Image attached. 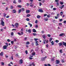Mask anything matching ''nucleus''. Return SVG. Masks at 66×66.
I'll return each instance as SVG.
<instances>
[{
  "label": "nucleus",
  "mask_w": 66,
  "mask_h": 66,
  "mask_svg": "<svg viewBox=\"0 0 66 66\" xmlns=\"http://www.w3.org/2000/svg\"><path fill=\"white\" fill-rule=\"evenodd\" d=\"M26 6H29V4L28 3H26Z\"/></svg>",
  "instance_id": "obj_58"
},
{
  "label": "nucleus",
  "mask_w": 66,
  "mask_h": 66,
  "mask_svg": "<svg viewBox=\"0 0 66 66\" xmlns=\"http://www.w3.org/2000/svg\"><path fill=\"white\" fill-rule=\"evenodd\" d=\"M51 43H52V45H54V42H53V41L52 42H51Z\"/></svg>",
  "instance_id": "obj_25"
},
{
  "label": "nucleus",
  "mask_w": 66,
  "mask_h": 66,
  "mask_svg": "<svg viewBox=\"0 0 66 66\" xmlns=\"http://www.w3.org/2000/svg\"><path fill=\"white\" fill-rule=\"evenodd\" d=\"M59 26H61V25H62V23H60L59 24Z\"/></svg>",
  "instance_id": "obj_47"
},
{
  "label": "nucleus",
  "mask_w": 66,
  "mask_h": 66,
  "mask_svg": "<svg viewBox=\"0 0 66 66\" xmlns=\"http://www.w3.org/2000/svg\"><path fill=\"white\" fill-rule=\"evenodd\" d=\"M55 19H57V18H58V17H57V16H55Z\"/></svg>",
  "instance_id": "obj_54"
},
{
  "label": "nucleus",
  "mask_w": 66,
  "mask_h": 66,
  "mask_svg": "<svg viewBox=\"0 0 66 66\" xmlns=\"http://www.w3.org/2000/svg\"><path fill=\"white\" fill-rule=\"evenodd\" d=\"M42 37L44 39H45L46 37V36H45V35L42 36Z\"/></svg>",
  "instance_id": "obj_19"
},
{
  "label": "nucleus",
  "mask_w": 66,
  "mask_h": 66,
  "mask_svg": "<svg viewBox=\"0 0 66 66\" xmlns=\"http://www.w3.org/2000/svg\"><path fill=\"white\" fill-rule=\"evenodd\" d=\"M47 15V14H44V17H45Z\"/></svg>",
  "instance_id": "obj_48"
},
{
  "label": "nucleus",
  "mask_w": 66,
  "mask_h": 66,
  "mask_svg": "<svg viewBox=\"0 0 66 66\" xmlns=\"http://www.w3.org/2000/svg\"><path fill=\"white\" fill-rule=\"evenodd\" d=\"M56 64H59L60 63V61L57 60H56Z\"/></svg>",
  "instance_id": "obj_6"
},
{
  "label": "nucleus",
  "mask_w": 66,
  "mask_h": 66,
  "mask_svg": "<svg viewBox=\"0 0 66 66\" xmlns=\"http://www.w3.org/2000/svg\"><path fill=\"white\" fill-rule=\"evenodd\" d=\"M28 24L30 26V27H32V24L30 23H28Z\"/></svg>",
  "instance_id": "obj_22"
},
{
  "label": "nucleus",
  "mask_w": 66,
  "mask_h": 66,
  "mask_svg": "<svg viewBox=\"0 0 66 66\" xmlns=\"http://www.w3.org/2000/svg\"><path fill=\"white\" fill-rule=\"evenodd\" d=\"M18 26H19V24L18 23H16L15 24V26L16 27V28H18Z\"/></svg>",
  "instance_id": "obj_7"
},
{
  "label": "nucleus",
  "mask_w": 66,
  "mask_h": 66,
  "mask_svg": "<svg viewBox=\"0 0 66 66\" xmlns=\"http://www.w3.org/2000/svg\"><path fill=\"white\" fill-rule=\"evenodd\" d=\"M1 31H3V29H1L0 30Z\"/></svg>",
  "instance_id": "obj_60"
},
{
  "label": "nucleus",
  "mask_w": 66,
  "mask_h": 66,
  "mask_svg": "<svg viewBox=\"0 0 66 66\" xmlns=\"http://www.w3.org/2000/svg\"><path fill=\"white\" fill-rule=\"evenodd\" d=\"M33 35H34V36H36V35H37V34L36 33H34L32 34Z\"/></svg>",
  "instance_id": "obj_30"
},
{
  "label": "nucleus",
  "mask_w": 66,
  "mask_h": 66,
  "mask_svg": "<svg viewBox=\"0 0 66 66\" xmlns=\"http://www.w3.org/2000/svg\"><path fill=\"white\" fill-rule=\"evenodd\" d=\"M48 19L47 17L45 18L44 19V21H48Z\"/></svg>",
  "instance_id": "obj_4"
},
{
  "label": "nucleus",
  "mask_w": 66,
  "mask_h": 66,
  "mask_svg": "<svg viewBox=\"0 0 66 66\" xmlns=\"http://www.w3.org/2000/svg\"><path fill=\"white\" fill-rule=\"evenodd\" d=\"M1 64L2 65V66H3V65H4V62H1Z\"/></svg>",
  "instance_id": "obj_31"
},
{
  "label": "nucleus",
  "mask_w": 66,
  "mask_h": 66,
  "mask_svg": "<svg viewBox=\"0 0 66 66\" xmlns=\"http://www.w3.org/2000/svg\"><path fill=\"white\" fill-rule=\"evenodd\" d=\"M64 23H66V21H64L63 22Z\"/></svg>",
  "instance_id": "obj_63"
},
{
  "label": "nucleus",
  "mask_w": 66,
  "mask_h": 66,
  "mask_svg": "<svg viewBox=\"0 0 66 66\" xmlns=\"http://www.w3.org/2000/svg\"><path fill=\"white\" fill-rule=\"evenodd\" d=\"M26 21H30V19L29 18H26Z\"/></svg>",
  "instance_id": "obj_21"
},
{
  "label": "nucleus",
  "mask_w": 66,
  "mask_h": 66,
  "mask_svg": "<svg viewBox=\"0 0 66 66\" xmlns=\"http://www.w3.org/2000/svg\"><path fill=\"white\" fill-rule=\"evenodd\" d=\"M25 53H26V54H28V51L26 50L25 51Z\"/></svg>",
  "instance_id": "obj_41"
},
{
  "label": "nucleus",
  "mask_w": 66,
  "mask_h": 66,
  "mask_svg": "<svg viewBox=\"0 0 66 66\" xmlns=\"http://www.w3.org/2000/svg\"><path fill=\"white\" fill-rule=\"evenodd\" d=\"M26 45H29L30 44V42H26Z\"/></svg>",
  "instance_id": "obj_24"
},
{
  "label": "nucleus",
  "mask_w": 66,
  "mask_h": 66,
  "mask_svg": "<svg viewBox=\"0 0 66 66\" xmlns=\"http://www.w3.org/2000/svg\"><path fill=\"white\" fill-rule=\"evenodd\" d=\"M7 42H11V40H10L9 39H8L7 40Z\"/></svg>",
  "instance_id": "obj_40"
},
{
  "label": "nucleus",
  "mask_w": 66,
  "mask_h": 66,
  "mask_svg": "<svg viewBox=\"0 0 66 66\" xmlns=\"http://www.w3.org/2000/svg\"><path fill=\"white\" fill-rule=\"evenodd\" d=\"M31 54L32 55H35V52H33L32 54Z\"/></svg>",
  "instance_id": "obj_23"
},
{
  "label": "nucleus",
  "mask_w": 66,
  "mask_h": 66,
  "mask_svg": "<svg viewBox=\"0 0 66 66\" xmlns=\"http://www.w3.org/2000/svg\"><path fill=\"white\" fill-rule=\"evenodd\" d=\"M46 39H44V40H43V44H46Z\"/></svg>",
  "instance_id": "obj_13"
},
{
  "label": "nucleus",
  "mask_w": 66,
  "mask_h": 66,
  "mask_svg": "<svg viewBox=\"0 0 66 66\" xmlns=\"http://www.w3.org/2000/svg\"><path fill=\"white\" fill-rule=\"evenodd\" d=\"M5 44L6 45V46H4L3 47V48L4 49H6L7 48V47H8V43H6Z\"/></svg>",
  "instance_id": "obj_1"
},
{
  "label": "nucleus",
  "mask_w": 66,
  "mask_h": 66,
  "mask_svg": "<svg viewBox=\"0 0 66 66\" xmlns=\"http://www.w3.org/2000/svg\"><path fill=\"white\" fill-rule=\"evenodd\" d=\"M32 65L35 66V64L34 63V62H32Z\"/></svg>",
  "instance_id": "obj_43"
},
{
  "label": "nucleus",
  "mask_w": 66,
  "mask_h": 66,
  "mask_svg": "<svg viewBox=\"0 0 66 66\" xmlns=\"http://www.w3.org/2000/svg\"><path fill=\"white\" fill-rule=\"evenodd\" d=\"M21 9H20L19 11V12H18L19 14V13H20L21 12Z\"/></svg>",
  "instance_id": "obj_37"
},
{
  "label": "nucleus",
  "mask_w": 66,
  "mask_h": 66,
  "mask_svg": "<svg viewBox=\"0 0 66 66\" xmlns=\"http://www.w3.org/2000/svg\"><path fill=\"white\" fill-rule=\"evenodd\" d=\"M51 60L52 61H54V58H52Z\"/></svg>",
  "instance_id": "obj_45"
},
{
  "label": "nucleus",
  "mask_w": 66,
  "mask_h": 66,
  "mask_svg": "<svg viewBox=\"0 0 66 66\" xmlns=\"http://www.w3.org/2000/svg\"><path fill=\"white\" fill-rule=\"evenodd\" d=\"M1 24H2L3 26H4V22L2 20H1Z\"/></svg>",
  "instance_id": "obj_2"
},
{
  "label": "nucleus",
  "mask_w": 66,
  "mask_h": 66,
  "mask_svg": "<svg viewBox=\"0 0 66 66\" xmlns=\"http://www.w3.org/2000/svg\"><path fill=\"white\" fill-rule=\"evenodd\" d=\"M32 2H31L30 4V6L31 7H32V6H33V4H32Z\"/></svg>",
  "instance_id": "obj_15"
},
{
  "label": "nucleus",
  "mask_w": 66,
  "mask_h": 66,
  "mask_svg": "<svg viewBox=\"0 0 66 66\" xmlns=\"http://www.w3.org/2000/svg\"><path fill=\"white\" fill-rule=\"evenodd\" d=\"M16 56H19V55H18V54H16Z\"/></svg>",
  "instance_id": "obj_62"
},
{
  "label": "nucleus",
  "mask_w": 66,
  "mask_h": 66,
  "mask_svg": "<svg viewBox=\"0 0 66 66\" xmlns=\"http://www.w3.org/2000/svg\"><path fill=\"white\" fill-rule=\"evenodd\" d=\"M63 4H64V3L63 2H60V4H61V5H63Z\"/></svg>",
  "instance_id": "obj_59"
},
{
  "label": "nucleus",
  "mask_w": 66,
  "mask_h": 66,
  "mask_svg": "<svg viewBox=\"0 0 66 66\" xmlns=\"http://www.w3.org/2000/svg\"><path fill=\"white\" fill-rule=\"evenodd\" d=\"M14 43V41H12L11 42V44H13Z\"/></svg>",
  "instance_id": "obj_35"
},
{
  "label": "nucleus",
  "mask_w": 66,
  "mask_h": 66,
  "mask_svg": "<svg viewBox=\"0 0 66 66\" xmlns=\"http://www.w3.org/2000/svg\"><path fill=\"white\" fill-rule=\"evenodd\" d=\"M47 17L48 18H49L50 17V15L48 14L47 15Z\"/></svg>",
  "instance_id": "obj_38"
},
{
  "label": "nucleus",
  "mask_w": 66,
  "mask_h": 66,
  "mask_svg": "<svg viewBox=\"0 0 66 66\" xmlns=\"http://www.w3.org/2000/svg\"><path fill=\"white\" fill-rule=\"evenodd\" d=\"M55 42H56V43H58V42H59V41L57 40H56Z\"/></svg>",
  "instance_id": "obj_46"
},
{
  "label": "nucleus",
  "mask_w": 66,
  "mask_h": 66,
  "mask_svg": "<svg viewBox=\"0 0 66 66\" xmlns=\"http://www.w3.org/2000/svg\"><path fill=\"white\" fill-rule=\"evenodd\" d=\"M52 38H50L49 40L50 42H51L52 41Z\"/></svg>",
  "instance_id": "obj_26"
},
{
  "label": "nucleus",
  "mask_w": 66,
  "mask_h": 66,
  "mask_svg": "<svg viewBox=\"0 0 66 66\" xmlns=\"http://www.w3.org/2000/svg\"><path fill=\"white\" fill-rule=\"evenodd\" d=\"M33 31L34 33H36V30L35 29H33Z\"/></svg>",
  "instance_id": "obj_16"
},
{
  "label": "nucleus",
  "mask_w": 66,
  "mask_h": 66,
  "mask_svg": "<svg viewBox=\"0 0 66 66\" xmlns=\"http://www.w3.org/2000/svg\"><path fill=\"white\" fill-rule=\"evenodd\" d=\"M47 36H48L49 37H50L51 36V35H50V34H48L47 35Z\"/></svg>",
  "instance_id": "obj_39"
},
{
  "label": "nucleus",
  "mask_w": 66,
  "mask_h": 66,
  "mask_svg": "<svg viewBox=\"0 0 66 66\" xmlns=\"http://www.w3.org/2000/svg\"><path fill=\"white\" fill-rule=\"evenodd\" d=\"M9 17H10V16L9 15H7L6 17V18H9Z\"/></svg>",
  "instance_id": "obj_52"
},
{
  "label": "nucleus",
  "mask_w": 66,
  "mask_h": 66,
  "mask_svg": "<svg viewBox=\"0 0 66 66\" xmlns=\"http://www.w3.org/2000/svg\"><path fill=\"white\" fill-rule=\"evenodd\" d=\"M30 10H27L26 11V14H28V13H30Z\"/></svg>",
  "instance_id": "obj_10"
},
{
  "label": "nucleus",
  "mask_w": 66,
  "mask_h": 66,
  "mask_svg": "<svg viewBox=\"0 0 66 66\" xmlns=\"http://www.w3.org/2000/svg\"><path fill=\"white\" fill-rule=\"evenodd\" d=\"M62 21H63V19H60L59 21H60V22Z\"/></svg>",
  "instance_id": "obj_49"
},
{
  "label": "nucleus",
  "mask_w": 66,
  "mask_h": 66,
  "mask_svg": "<svg viewBox=\"0 0 66 66\" xmlns=\"http://www.w3.org/2000/svg\"><path fill=\"white\" fill-rule=\"evenodd\" d=\"M38 11L39 12H43V10H42V9H40L38 10Z\"/></svg>",
  "instance_id": "obj_8"
},
{
  "label": "nucleus",
  "mask_w": 66,
  "mask_h": 66,
  "mask_svg": "<svg viewBox=\"0 0 66 66\" xmlns=\"http://www.w3.org/2000/svg\"><path fill=\"white\" fill-rule=\"evenodd\" d=\"M49 46V45L48 44H47L46 45V47L47 48H48Z\"/></svg>",
  "instance_id": "obj_57"
},
{
  "label": "nucleus",
  "mask_w": 66,
  "mask_h": 66,
  "mask_svg": "<svg viewBox=\"0 0 66 66\" xmlns=\"http://www.w3.org/2000/svg\"><path fill=\"white\" fill-rule=\"evenodd\" d=\"M58 45H59V46H61L62 45V43H60L58 44Z\"/></svg>",
  "instance_id": "obj_18"
},
{
  "label": "nucleus",
  "mask_w": 66,
  "mask_h": 66,
  "mask_svg": "<svg viewBox=\"0 0 66 66\" xmlns=\"http://www.w3.org/2000/svg\"><path fill=\"white\" fill-rule=\"evenodd\" d=\"M60 52V53H62V52H63L62 51V50H60V51H59Z\"/></svg>",
  "instance_id": "obj_36"
},
{
  "label": "nucleus",
  "mask_w": 66,
  "mask_h": 66,
  "mask_svg": "<svg viewBox=\"0 0 66 66\" xmlns=\"http://www.w3.org/2000/svg\"><path fill=\"white\" fill-rule=\"evenodd\" d=\"M0 55H1V56H2L3 55V52H2L1 53H0Z\"/></svg>",
  "instance_id": "obj_11"
},
{
  "label": "nucleus",
  "mask_w": 66,
  "mask_h": 66,
  "mask_svg": "<svg viewBox=\"0 0 66 66\" xmlns=\"http://www.w3.org/2000/svg\"><path fill=\"white\" fill-rule=\"evenodd\" d=\"M59 0H55V2H59Z\"/></svg>",
  "instance_id": "obj_56"
},
{
  "label": "nucleus",
  "mask_w": 66,
  "mask_h": 66,
  "mask_svg": "<svg viewBox=\"0 0 66 66\" xmlns=\"http://www.w3.org/2000/svg\"><path fill=\"white\" fill-rule=\"evenodd\" d=\"M34 39V40H35V41H36V40H38V39L37 38H35Z\"/></svg>",
  "instance_id": "obj_44"
},
{
  "label": "nucleus",
  "mask_w": 66,
  "mask_h": 66,
  "mask_svg": "<svg viewBox=\"0 0 66 66\" xmlns=\"http://www.w3.org/2000/svg\"><path fill=\"white\" fill-rule=\"evenodd\" d=\"M28 33H31V29H29L28 30Z\"/></svg>",
  "instance_id": "obj_12"
},
{
  "label": "nucleus",
  "mask_w": 66,
  "mask_h": 66,
  "mask_svg": "<svg viewBox=\"0 0 66 66\" xmlns=\"http://www.w3.org/2000/svg\"><path fill=\"white\" fill-rule=\"evenodd\" d=\"M38 21L37 20H36V21L35 22V23H37Z\"/></svg>",
  "instance_id": "obj_64"
},
{
  "label": "nucleus",
  "mask_w": 66,
  "mask_h": 66,
  "mask_svg": "<svg viewBox=\"0 0 66 66\" xmlns=\"http://www.w3.org/2000/svg\"><path fill=\"white\" fill-rule=\"evenodd\" d=\"M18 7L21 8V6L20 5H18Z\"/></svg>",
  "instance_id": "obj_42"
},
{
  "label": "nucleus",
  "mask_w": 66,
  "mask_h": 66,
  "mask_svg": "<svg viewBox=\"0 0 66 66\" xmlns=\"http://www.w3.org/2000/svg\"><path fill=\"white\" fill-rule=\"evenodd\" d=\"M62 42V44L63 45H64V46L66 47V43L64 42Z\"/></svg>",
  "instance_id": "obj_5"
},
{
  "label": "nucleus",
  "mask_w": 66,
  "mask_h": 66,
  "mask_svg": "<svg viewBox=\"0 0 66 66\" xmlns=\"http://www.w3.org/2000/svg\"><path fill=\"white\" fill-rule=\"evenodd\" d=\"M37 18H40V16L39 15H38L37 16Z\"/></svg>",
  "instance_id": "obj_20"
},
{
  "label": "nucleus",
  "mask_w": 66,
  "mask_h": 66,
  "mask_svg": "<svg viewBox=\"0 0 66 66\" xmlns=\"http://www.w3.org/2000/svg\"><path fill=\"white\" fill-rule=\"evenodd\" d=\"M18 34L19 35H21V34L19 32H18Z\"/></svg>",
  "instance_id": "obj_55"
},
{
  "label": "nucleus",
  "mask_w": 66,
  "mask_h": 66,
  "mask_svg": "<svg viewBox=\"0 0 66 66\" xmlns=\"http://www.w3.org/2000/svg\"><path fill=\"white\" fill-rule=\"evenodd\" d=\"M3 14H4L3 16L5 17H6V14L5 13H3Z\"/></svg>",
  "instance_id": "obj_28"
},
{
  "label": "nucleus",
  "mask_w": 66,
  "mask_h": 66,
  "mask_svg": "<svg viewBox=\"0 0 66 66\" xmlns=\"http://www.w3.org/2000/svg\"><path fill=\"white\" fill-rule=\"evenodd\" d=\"M19 63L20 64H22V63H23V60L21 59L19 61Z\"/></svg>",
  "instance_id": "obj_3"
},
{
  "label": "nucleus",
  "mask_w": 66,
  "mask_h": 66,
  "mask_svg": "<svg viewBox=\"0 0 66 66\" xmlns=\"http://www.w3.org/2000/svg\"><path fill=\"white\" fill-rule=\"evenodd\" d=\"M64 35V34L62 33L61 34H60L59 35V36H63Z\"/></svg>",
  "instance_id": "obj_14"
},
{
  "label": "nucleus",
  "mask_w": 66,
  "mask_h": 66,
  "mask_svg": "<svg viewBox=\"0 0 66 66\" xmlns=\"http://www.w3.org/2000/svg\"><path fill=\"white\" fill-rule=\"evenodd\" d=\"M18 2L19 3L21 2V0H18Z\"/></svg>",
  "instance_id": "obj_51"
},
{
  "label": "nucleus",
  "mask_w": 66,
  "mask_h": 66,
  "mask_svg": "<svg viewBox=\"0 0 66 66\" xmlns=\"http://www.w3.org/2000/svg\"><path fill=\"white\" fill-rule=\"evenodd\" d=\"M13 3H14L15 4H16V3H17V2H16L15 0H14L13 1Z\"/></svg>",
  "instance_id": "obj_33"
},
{
  "label": "nucleus",
  "mask_w": 66,
  "mask_h": 66,
  "mask_svg": "<svg viewBox=\"0 0 66 66\" xmlns=\"http://www.w3.org/2000/svg\"><path fill=\"white\" fill-rule=\"evenodd\" d=\"M30 16H31V15L30 14H28L27 15V17H30Z\"/></svg>",
  "instance_id": "obj_34"
},
{
  "label": "nucleus",
  "mask_w": 66,
  "mask_h": 66,
  "mask_svg": "<svg viewBox=\"0 0 66 66\" xmlns=\"http://www.w3.org/2000/svg\"><path fill=\"white\" fill-rule=\"evenodd\" d=\"M64 7V5H62V6H61V7L60 9L62 10V9H63Z\"/></svg>",
  "instance_id": "obj_29"
},
{
  "label": "nucleus",
  "mask_w": 66,
  "mask_h": 66,
  "mask_svg": "<svg viewBox=\"0 0 66 66\" xmlns=\"http://www.w3.org/2000/svg\"><path fill=\"white\" fill-rule=\"evenodd\" d=\"M63 12H60V15L61 16H62V15H63Z\"/></svg>",
  "instance_id": "obj_32"
},
{
  "label": "nucleus",
  "mask_w": 66,
  "mask_h": 66,
  "mask_svg": "<svg viewBox=\"0 0 66 66\" xmlns=\"http://www.w3.org/2000/svg\"><path fill=\"white\" fill-rule=\"evenodd\" d=\"M11 35L12 36H13L14 35V32H11Z\"/></svg>",
  "instance_id": "obj_27"
},
{
  "label": "nucleus",
  "mask_w": 66,
  "mask_h": 66,
  "mask_svg": "<svg viewBox=\"0 0 66 66\" xmlns=\"http://www.w3.org/2000/svg\"><path fill=\"white\" fill-rule=\"evenodd\" d=\"M10 7L11 8V9H13V6H11Z\"/></svg>",
  "instance_id": "obj_50"
},
{
  "label": "nucleus",
  "mask_w": 66,
  "mask_h": 66,
  "mask_svg": "<svg viewBox=\"0 0 66 66\" xmlns=\"http://www.w3.org/2000/svg\"><path fill=\"white\" fill-rule=\"evenodd\" d=\"M53 10L54 11H55V10H56V8H53Z\"/></svg>",
  "instance_id": "obj_61"
},
{
  "label": "nucleus",
  "mask_w": 66,
  "mask_h": 66,
  "mask_svg": "<svg viewBox=\"0 0 66 66\" xmlns=\"http://www.w3.org/2000/svg\"><path fill=\"white\" fill-rule=\"evenodd\" d=\"M13 12H12V13H16V10H15L14 9L13 10Z\"/></svg>",
  "instance_id": "obj_9"
},
{
  "label": "nucleus",
  "mask_w": 66,
  "mask_h": 66,
  "mask_svg": "<svg viewBox=\"0 0 66 66\" xmlns=\"http://www.w3.org/2000/svg\"><path fill=\"white\" fill-rule=\"evenodd\" d=\"M35 27H36V28H37V27H38V25H37V24L36 25H35Z\"/></svg>",
  "instance_id": "obj_53"
},
{
  "label": "nucleus",
  "mask_w": 66,
  "mask_h": 66,
  "mask_svg": "<svg viewBox=\"0 0 66 66\" xmlns=\"http://www.w3.org/2000/svg\"><path fill=\"white\" fill-rule=\"evenodd\" d=\"M21 10L22 12H24V9L23 8H22Z\"/></svg>",
  "instance_id": "obj_17"
}]
</instances>
